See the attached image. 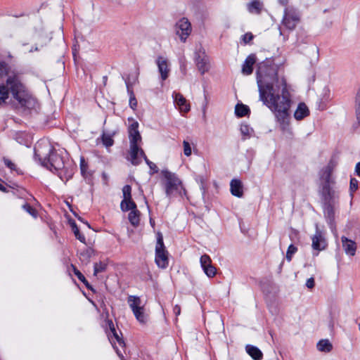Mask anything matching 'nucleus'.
Instances as JSON below:
<instances>
[{
  "label": "nucleus",
  "instance_id": "nucleus-1",
  "mask_svg": "<svg viewBox=\"0 0 360 360\" xmlns=\"http://www.w3.org/2000/svg\"><path fill=\"white\" fill-rule=\"evenodd\" d=\"M268 63H259L257 70L259 99L274 112L281 124L286 125L291 103L290 94L285 80H279L275 67Z\"/></svg>",
  "mask_w": 360,
  "mask_h": 360
},
{
  "label": "nucleus",
  "instance_id": "nucleus-2",
  "mask_svg": "<svg viewBox=\"0 0 360 360\" xmlns=\"http://www.w3.org/2000/svg\"><path fill=\"white\" fill-rule=\"evenodd\" d=\"M38 147L39 146L34 148V155L42 166L51 171H58L64 168L63 158L49 144H47V153H42Z\"/></svg>",
  "mask_w": 360,
  "mask_h": 360
},
{
  "label": "nucleus",
  "instance_id": "nucleus-3",
  "mask_svg": "<svg viewBox=\"0 0 360 360\" xmlns=\"http://www.w3.org/2000/svg\"><path fill=\"white\" fill-rule=\"evenodd\" d=\"M7 76L6 84L9 86L13 98L21 105H24V86L14 73L10 74V67L5 62H0V78Z\"/></svg>",
  "mask_w": 360,
  "mask_h": 360
},
{
  "label": "nucleus",
  "instance_id": "nucleus-4",
  "mask_svg": "<svg viewBox=\"0 0 360 360\" xmlns=\"http://www.w3.org/2000/svg\"><path fill=\"white\" fill-rule=\"evenodd\" d=\"M337 165L338 161L333 158L322 170L321 179L325 181V184L323 186L321 195L326 202L335 201L338 198L337 192L330 186L331 174Z\"/></svg>",
  "mask_w": 360,
  "mask_h": 360
},
{
  "label": "nucleus",
  "instance_id": "nucleus-5",
  "mask_svg": "<svg viewBox=\"0 0 360 360\" xmlns=\"http://www.w3.org/2000/svg\"><path fill=\"white\" fill-rule=\"evenodd\" d=\"M162 174L165 179V190L168 196L175 195L178 193L181 195L182 191L186 194L181 181L175 174L165 169L162 171Z\"/></svg>",
  "mask_w": 360,
  "mask_h": 360
},
{
  "label": "nucleus",
  "instance_id": "nucleus-6",
  "mask_svg": "<svg viewBox=\"0 0 360 360\" xmlns=\"http://www.w3.org/2000/svg\"><path fill=\"white\" fill-rule=\"evenodd\" d=\"M301 22V13L293 7H286L284 10L281 25L288 30H294Z\"/></svg>",
  "mask_w": 360,
  "mask_h": 360
},
{
  "label": "nucleus",
  "instance_id": "nucleus-7",
  "mask_svg": "<svg viewBox=\"0 0 360 360\" xmlns=\"http://www.w3.org/2000/svg\"><path fill=\"white\" fill-rule=\"evenodd\" d=\"M127 302L133 311L134 315L141 323H145L147 321L145 304L138 296L130 295L128 297Z\"/></svg>",
  "mask_w": 360,
  "mask_h": 360
},
{
  "label": "nucleus",
  "instance_id": "nucleus-8",
  "mask_svg": "<svg viewBox=\"0 0 360 360\" xmlns=\"http://www.w3.org/2000/svg\"><path fill=\"white\" fill-rule=\"evenodd\" d=\"M167 251L163 243V236L160 232L157 234V244L155 247V262L157 265L165 269L168 265Z\"/></svg>",
  "mask_w": 360,
  "mask_h": 360
},
{
  "label": "nucleus",
  "instance_id": "nucleus-9",
  "mask_svg": "<svg viewBox=\"0 0 360 360\" xmlns=\"http://www.w3.org/2000/svg\"><path fill=\"white\" fill-rule=\"evenodd\" d=\"M175 27L176 34L179 35L181 40L184 42L191 33L192 28L191 22L188 18H182L176 23Z\"/></svg>",
  "mask_w": 360,
  "mask_h": 360
},
{
  "label": "nucleus",
  "instance_id": "nucleus-10",
  "mask_svg": "<svg viewBox=\"0 0 360 360\" xmlns=\"http://www.w3.org/2000/svg\"><path fill=\"white\" fill-rule=\"evenodd\" d=\"M147 156L141 147H129L127 153V160L133 165H139Z\"/></svg>",
  "mask_w": 360,
  "mask_h": 360
},
{
  "label": "nucleus",
  "instance_id": "nucleus-11",
  "mask_svg": "<svg viewBox=\"0 0 360 360\" xmlns=\"http://www.w3.org/2000/svg\"><path fill=\"white\" fill-rule=\"evenodd\" d=\"M138 127L137 122H134L129 127V147H141L142 139Z\"/></svg>",
  "mask_w": 360,
  "mask_h": 360
},
{
  "label": "nucleus",
  "instance_id": "nucleus-12",
  "mask_svg": "<svg viewBox=\"0 0 360 360\" xmlns=\"http://www.w3.org/2000/svg\"><path fill=\"white\" fill-rule=\"evenodd\" d=\"M312 248L314 250L321 251L326 249L327 246L326 240L322 233L319 229V226L316 225V233L313 236L312 238Z\"/></svg>",
  "mask_w": 360,
  "mask_h": 360
},
{
  "label": "nucleus",
  "instance_id": "nucleus-13",
  "mask_svg": "<svg viewBox=\"0 0 360 360\" xmlns=\"http://www.w3.org/2000/svg\"><path fill=\"white\" fill-rule=\"evenodd\" d=\"M200 265L205 272V274L210 278H212L216 275L217 269L212 264V259L207 255H203L201 256Z\"/></svg>",
  "mask_w": 360,
  "mask_h": 360
},
{
  "label": "nucleus",
  "instance_id": "nucleus-14",
  "mask_svg": "<svg viewBox=\"0 0 360 360\" xmlns=\"http://www.w3.org/2000/svg\"><path fill=\"white\" fill-rule=\"evenodd\" d=\"M341 242L345 252L348 255L354 256L356 250V243L345 236H342Z\"/></svg>",
  "mask_w": 360,
  "mask_h": 360
},
{
  "label": "nucleus",
  "instance_id": "nucleus-15",
  "mask_svg": "<svg viewBox=\"0 0 360 360\" xmlns=\"http://www.w3.org/2000/svg\"><path fill=\"white\" fill-rule=\"evenodd\" d=\"M157 65L161 75V78L162 80H165L168 77L169 72L167 60L163 57L159 56L157 59Z\"/></svg>",
  "mask_w": 360,
  "mask_h": 360
},
{
  "label": "nucleus",
  "instance_id": "nucleus-16",
  "mask_svg": "<svg viewBox=\"0 0 360 360\" xmlns=\"http://www.w3.org/2000/svg\"><path fill=\"white\" fill-rule=\"evenodd\" d=\"M174 101L181 112H187L190 110V105L183 95L179 93L175 94Z\"/></svg>",
  "mask_w": 360,
  "mask_h": 360
},
{
  "label": "nucleus",
  "instance_id": "nucleus-17",
  "mask_svg": "<svg viewBox=\"0 0 360 360\" xmlns=\"http://www.w3.org/2000/svg\"><path fill=\"white\" fill-rule=\"evenodd\" d=\"M256 62L255 55H250L245 60L242 68V72L245 75H250L252 72V65Z\"/></svg>",
  "mask_w": 360,
  "mask_h": 360
},
{
  "label": "nucleus",
  "instance_id": "nucleus-18",
  "mask_svg": "<svg viewBox=\"0 0 360 360\" xmlns=\"http://www.w3.org/2000/svg\"><path fill=\"white\" fill-rule=\"evenodd\" d=\"M309 110L305 103H301L298 105L297 110L294 113V117L297 120H301L308 116Z\"/></svg>",
  "mask_w": 360,
  "mask_h": 360
},
{
  "label": "nucleus",
  "instance_id": "nucleus-19",
  "mask_svg": "<svg viewBox=\"0 0 360 360\" xmlns=\"http://www.w3.org/2000/svg\"><path fill=\"white\" fill-rule=\"evenodd\" d=\"M232 195L241 197L243 195V185L240 180L233 179L230 184Z\"/></svg>",
  "mask_w": 360,
  "mask_h": 360
},
{
  "label": "nucleus",
  "instance_id": "nucleus-20",
  "mask_svg": "<svg viewBox=\"0 0 360 360\" xmlns=\"http://www.w3.org/2000/svg\"><path fill=\"white\" fill-rule=\"evenodd\" d=\"M323 210L325 217L327 218L331 228H333L335 218V209L333 204H325Z\"/></svg>",
  "mask_w": 360,
  "mask_h": 360
},
{
  "label": "nucleus",
  "instance_id": "nucleus-21",
  "mask_svg": "<svg viewBox=\"0 0 360 360\" xmlns=\"http://www.w3.org/2000/svg\"><path fill=\"white\" fill-rule=\"evenodd\" d=\"M245 349L247 353L255 360H261L263 357L262 352L255 346L248 345Z\"/></svg>",
  "mask_w": 360,
  "mask_h": 360
},
{
  "label": "nucleus",
  "instance_id": "nucleus-22",
  "mask_svg": "<svg viewBox=\"0 0 360 360\" xmlns=\"http://www.w3.org/2000/svg\"><path fill=\"white\" fill-rule=\"evenodd\" d=\"M94 253V250L90 248H86L79 253L80 261L85 264L89 263L91 257Z\"/></svg>",
  "mask_w": 360,
  "mask_h": 360
},
{
  "label": "nucleus",
  "instance_id": "nucleus-23",
  "mask_svg": "<svg viewBox=\"0 0 360 360\" xmlns=\"http://www.w3.org/2000/svg\"><path fill=\"white\" fill-rule=\"evenodd\" d=\"M128 219L134 226H137L140 221V212L136 208L129 212Z\"/></svg>",
  "mask_w": 360,
  "mask_h": 360
},
{
  "label": "nucleus",
  "instance_id": "nucleus-24",
  "mask_svg": "<svg viewBox=\"0 0 360 360\" xmlns=\"http://www.w3.org/2000/svg\"><path fill=\"white\" fill-rule=\"evenodd\" d=\"M317 349L320 352H330L333 349V345L328 339H323L317 343Z\"/></svg>",
  "mask_w": 360,
  "mask_h": 360
},
{
  "label": "nucleus",
  "instance_id": "nucleus-25",
  "mask_svg": "<svg viewBox=\"0 0 360 360\" xmlns=\"http://www.w3.org/2000/svg\"><path fill=\"white\" fill-rule=\"evenodd\" d=\"M262 7V3L258 0H254L248 4V9L252 13L259 14Z\"/></svg>",
  "mask_w": 360,
  "mask_h": 360
},
{
  "label": "nucleus",
  "instance_id": "nucleus-26",
  "mask_svg": "<svg viewBox=\"0 0 360 360\" xmlns=\"http://www.w3.org/2000/svg\"><path fill=\"white\" fill-rule=\"evenodd\" d=\"M196 65L198 70L201 72V74H204L209 69V64L207 62V59L205 58H201L200 56L196 59Z\"/></svg>",
  "mask_w": 360,
  "mask_h": 360
},
{
  "label": "nucleus",
  "instance_id": "nucleus-27",
  "mask_svg": "<svg viewBox=\"0 0 360 360\" xmlns=\"http://www.w3.org/2000/svg\"><path fill=\"white\" fill-rule=\"evenodd\" d=\"M250 112L249 108L244 104H237L235 108V112L238 117H242L247 115Z\"/></svg>",
  "mask_w": 360,
  "mask_h": 360
},
{
  "label": "nucleus",
  "instance_id": "nucleus-28",
  "mask_svg": "<svg viewBox=\"0 0 360 360\" xmlns=\"http://www.w3.org/2000/svg\"><path fill=\"white\" fill-rule=\"evenodd\" d=\"M131 188L130 186L126 185L123 187V188H122L123 199L121 201V202H134L131 200Z\"/></svg>",
  "mask_w": 360,
  "mask_h": 360
},
{
  "label": "nucleus",
  "instance_id": "nucleus-29",
  "mask_svg": "<svg viewBox=\"0 0 360 360\" xmlns=\"http://www.w3.org/2000/svg\"><path fill=\"white\" fill-rule=\"evenodd\" d=\"M71 227H72V230L75 237L77 238V239H78L80 242L85 243H86L85 237L82 234L80 233L79 228L77 227V226L76 225V224L75 222L71 224Z\"/></svg>",
  "mask_w": 360,
  "mask_h": 360
},
{
  "label": "nucleus",
  "instance_id": "nucleus-30",
  "mask_svg": "<svg viewBox=\"0 0 360 360\" xmlns=\"http://www.w3.org/2000/svg\"><path fill=\"white\" fill-rule=\"evenodd\" d=\"M73 269L74 274L78 278V279L82 281L88 288L91 289V286L89 285L87 280L85 278L84 275L73 265L72 266Z\"/></svg>",
  "mask_w": 360,
  "mask_h": 360
},
{
  "label": "nucleus",
  "instance_id": "nucleus-31",
  "mask_svg": "<svg viewBox=\"0 0 360 360\" xmlns=\"http://www.w3.org/2000/svg\"><path fill=\"white\" fill-rule=\"evenodd\" d=\"M8 98V90L4 85H0V104Z\"/></svg>",
  "mask_w": 360,
  "mask_h": 360
},
{
  "label": "nucleus",
  "instance_id": "nucleus-32",
  "mask_svg": "<svg viewBox=\"0 0 360 360\" xmlns=\"http://www.w3.org/2000/svg\"><path fill=\"white\" fill-rule=\"evenodd\" d=\"M107 267V264L103 262L96 263L94 264V275L97 276L99 273L103 272L105 271Z\"/></svg>",
  "mask_w": 360,
  "mask_h": 360
},
{
  "label": "nucleus",
  "instance_id": "nucleus-33",
  "mask_svg": "<svg viewBox=\"0 0 360 360\" xmlns=\"http://www.w3.org/2000/svg\"><path fill=\"white\" fill-rule=\"evenodd\" d=\"M102 142L106 148L110 147L112 145V139L111 135L103 134L102 136Z\"/></svg>",
  "mask_w": 360,
  "mask_h": 360
},
{
  "label": "nucleus",
  "instance_id": "nucleus-34",
  "mask_svg": "<svg viewBox=\"0 0 360 360\" xmlns=\"http://www.w3.org/2000/svg\"><path fill=\"white\" fill-rule=\"evenodd\" d=\"M297 251V248L293 245H289L287 252H286V259L288 262H290L292 257V255Z\"/></svg>",
  "mask_w": 360,
  "mask_h": 360
},
{
  "label": "nucleus",
  "instance_id": "nucleus-35",
  "mask_svg": "<svg viewBox=\"0 0 360 360\" xmlns=\"http://www.w3.org/2000/svg\"><path fill=\"white\" fill-rule=\"evenodd\" d=\"M356 115L360 124V90L358 91L356 97Z\"/></svg>",
  "mask_w": 360,
  "mask_h": 360
},
{
  "label": "nucleus",
  "instance_id": "nucleus-36",
  "mask_svg": "<svg viewBox=\"0 0 360 360\" xmlns=\"http://www.w3.org/2000/svg\"><path fill=\"white\" fill-rule=\"evenodd\" d=\"M23 209L27 211L30 215L34 217H36L37 215V211L35 208L31 206L30 204H24L22 205Z\"/></svg>",
  "mask_w": 360,
  "mask_h": 360
},
{
  "label": "nucleus",
  "instance_id": "nucleus-37",
  "mask_svg": "<svg viewBox=\"0 0 360 360\" xmlns=\"http://www.w3.org/2000/svg\"><path fill=\"white\" fill-rule=\"evenodd\" d=\"M22 198L25 200L27 202H31L32 201H38L32 194L28 193L26 191H24L22 194Z\"/></svg>",
  "mask_w": 360,
  "mask_h": 360
},
{
  "label": "nucleus",
  "instance_id": "nucleus-38",
  "mask_svg": "<svg viewBox=\"0 0 360 360\" xmlns=\"http://www.w3.org/2000/svg\"><path fill=\"white\" fill-rule=\"evenodd\" d=\"M252 131V129L247 124H242L240 126V131L245 136H250Z\"/></svg>",
  "mask_w": 360,
  "mask_h": 360
},
{
  "label": "nucleus",
  "instance_id": "nucleus-39",
  "mask_svg": "<svg viewBox=\"0 0 360 360\" xmlns=\"http://www.w3.org/2000/svg\"><path fill=\"white\" fill-rule=\"evenodd\" d=\"M3 160H4L5 165L7 167H8L11 170H13V171L17 170L16 165L11 160H9L6 158H4Z\"/></svg>",
  "mask_w": 360,
  "mask_h": 360
},
{
  "label": "nucleus",
  "instance_id": "nucleus-40",
  "mask_svg": "<svg viewBox=\"0 0 360 360\" xmlns=\"http://www.w3.org/2000/svg\"><path fill=\"white\" fill-rule=\"evenodd\" d=\"M183 146L184 155L186 156H190L191 155V147L190 143L186 141H184Z\"/></svg>",
  "mask_w": 360,
  "mask_h": 360
},
{
  "label": "nucleus",
  "instance_id": "nucleus-41",
  "mask_svg": "<svg viewBox=\"0 0 360 360\" xmlns=\"http://www.w3.org/2000/svg\"><path fill=\"white\" fill-rule=\"evenodd\" d=\"M114 339H115L119 344V345L123 349L125 347V342L122 338L120 337L115 332V329L114 328Z\"/></svg>",
  "mask_w": 360,
  "mask_h": 360
},
{
  "label": "nucleus",
  "instance_id": "nucleus-42",
  "mask_svg": "<svg viewBox=\"0 0 360 360\" xmlns=\"http://www.w3.org/2000/svg\"><path fill=\"white\" fill-rule=\"evenodd\" d=\"M123 211H131L136 207V204H120Z\"/></svg>",
  "mask_w": 360,
  "mask_h": 360
},
{
  "label": "nucleus",
  "instance_id": "nucleus-43",
  "mask_svg": "<svg viewBox=\"0 0 360 360\" xmlns=\"http://www.w3.org/2000/svg\"><path fill=\"white\" fill-rule=\"evenodd\" d=\"M145 162L148 165L150 169L153 171L154 173H157L158 172V168L156 166V165L150 161L147 158H146Z\"/></svg>",
  "mask_w": 360,
  "mask_h": 360
},
{
  "label": "nucleus",
  "instance_id": "nucleus-44",
  "mask_svg": "<svg viewBox=\"0 0 360 360\" xmlns=\"http://www.w3.org/2000/svg\"><path fill=\"white\" fill-rule=\"evenodd\" d=\"M357 188H358V181L354 178H352L350 180V191L352 192H354Z\"/></svg>",
  "mask_w": 360,
  "mask_h": 360
},
{
  "label": "nucleus",
  "instance_id": "nucleus-45",
  "mask_svg": "<svg viewBox=\"0 0 360 360\" xmlns=\"http://www.w3.org/2000/svg\"><path fill=\"white\" fill-rule=\"evenodd\" d=\"M253 37V34L251 32H248L243 36V41L245 44H248L252 40Z\"/></svg>",
  "mask_w": 360,
  "mask_h": 360
},
{
  "label": "nucleus",
  "instance_id": "nucleus-46",
  "mask_svg": "<svg viewBox=\"0 0 360 360\" xmlns=\"http://www.w3.org/2000/svg\"><path fill=\"white\" fill-rule=\"evenodd\" d=\"M86 168H87V163L86 162V161H85L84 158H81V160H80V169H81V172H82V174L83 175L84 174Z\"/></svg>",
  "mask_w": 360,
  "mask_h": 360
},
{
  "label": "nucleus",
  "instance_id": "nucleus-47",
  "mask_svg": "<svg viewBox=\"0 0 360 360\" xmlns=\"http://www.w3.org/2000/svg\"><path fill=\"white\" fill-rule=\"evenodd\" d=\"M314 285H315V283H314V279L313 277H311L309 279H307V281L306 282V285L308 288H309V289L313 288L314 287Z\"/></svg>",
  "mask_w": 360,
  "mask_h": 360
},
{
  "label": "nucleus",
  "instance_id": "nucleus-48",
  "mask_svg": "<svg viewBox=\"0 0 360 360\" xmlns=\"http://www.w3.org/2000/svg\"><path fill=\"white\" fill-rule=\"evenodd\" d=\"M129 105L132 109H134L137 105V101L135 97L131 94L129 99Z\"/></svg>",
  "mask_w": 360,
  "mask_h": 360
},
{
  "label": "nucleus",
  "instance_id": "nucleus-49",
  "mask_svg": "<svg viewBox=\"0 0 360 360\" xmlns=\"http://www.w3.org/2000/svg\"><path fill=\"white\" fill-rule=\"evenodd\" d=\"M174 313L176 316H179L181 314V307L179 305L176 304L174 307L173 309Z\"/></svg>",
  "mask_w": 360,
  "mask_h": 360
},
{
  "label": "nucleus",
  "instance_id": "nucleus-50",
  "mask_svg": "<svg viewBox=\"0 0 360 360\" xmlns=\"http://www.w3.org/2000/svg\"><path fill=\"white\" fill-rule=\"evenodd\" d=\"M116 353L121 360H125L124 354L119 349H116Z\"/></svg>",
  "mask_w": 360,
  "mask_h": 360
},
{
  "label": "nucleus",
  "instance_id": "nucleus-51",
  "mask_svg": "<svg viewBox=\"0 0 360 360\" xmlns=\"http://www.w3.org/2000/svg\"><path fill=\"white\" fill-rule=\"evenodd\" d=\"M102 178L104 184H107L108 176L105 172L102 173Z\"/></svg>",
  "mask_w": 360,
  "mask_h": 360
},
{
  "label": "nucleus",
  "instance_id": "nucleus-52",
  "mask_svg": "<svg viewBox=\"0 0 360 360\" xmlns=\"http://www.w3.org/2000/svg\"><path fill=\"white\" fill-rule=\"evenodd\" d=\"M356 172L360 176V162H358L356 165Z\"/></svg>",
  "mask_w": 360,
  "mask_h": 360
},
{
  "label": "nucleus",
  "instance_id": "nucleus-53",
  "mask_svg": "<svg viewBox=\"0 0 360 360\" xmlns=\"http://www.w3.org/2000/svg\"><path fill=\"white\" fill-rule=\"evenodd\" d=\"M0 191L3 192H8V190L6 186H4L2 184L0 183Z\"/></svg>",
  "mask_w": 360,
  "mask_h": 360
},
{
  "label": "nucleus",
  "instance_id": "nucleus-54",
  "mask_svg": "<svg viewBox=\"0 0 360 360\" xmlns=\"http://www.w3.org/2000/svg\"><path fill=\"white\" fill-rule=\"evenodd\" d=\"M136 77H136V75H135V77H134V81L131 82V84H132V83H134V82H136ZM126 83H127V88L129 89V83H131V82H130L129 79H128V80H127V81H126Z\"/></svg>",
  "mask_w": 360,
  "mask_h": 360
},
{
  "label": "nucleus",
  "instance_id": "nucleus-55",
  "mask_svg": "<svg viewBox=\"0 0 360 360\" xmlns=\"http://www.w3.org/2000/svg\"><path fill=\"white\" fill-rule=\"evenodd\" d=\"M108 326H109V330L111 333H112V321L110 320H108Z\"/></svg>",
  "mask_w": 360,
  "mask_h": 360
},
{
  "label": "nucleus",
  "instance_id": "nucleus-56",
  "mask_svg": "<svg viewBox=\"0 0 360 360\" xmlns=\"http://www.w3.org/2000/svg\"><path fill=\"white\" fill-rule=\"evenodd\" d=\"M38 50H39V48H38L37 46H36L34 48H33V47L31 48L29 51L30 52H33V51H38Z\"/></svg>",
  "mask_w": 360,
  "mask_h": 360
},
{
  "label": "nucleus",
  "instance_id": "nucleus-57",
  "mask_svg": "<svg viewBox=\"0 0 360 360\" xmlns=\"http://www.w3.org/2000/svg\"><path fill=\"white\" fill-rule=\"evenodd\" d=\"M106 333H107V335H108V340L110 341L111 334H110V333H108V331H106Z\"/></svg>",
  "mask_w": 360,
  "mask_h": 360
},
{
  "label": "nucleus",
  "instance_id": "nucleus-58",
  "mask_svg": "<svg viewBox=\"0 0 360 360\" xmlns=\"http://www.w3.org/2000/svg\"><path fill=\"white\" fill-rule=\"evenodd\" d=\"M217 321H218L219 323L221 322V319L218 316H217Z\"/></svg>",
  "mask_w": 360,
  "mask_h": 360
},
{
  "label": "nucleus",
  "instance_id": "nucleus-59",
  "mask_svg": "<svg viewBox=\"0 0 360 360\" xmlns=\"http://www.w3.org/2000/svg\"><path fill=\"white\" fill-rule=\"evenodd\" d=\"M281 2L283 4V5H285L287 4V0H281Z\"/></svg>",
  "mask_w": 360,
  "mask_h": 360
},
{
  "label": "nucleus",
  "instance_id": "nucleus-60",
  "mask_svg": "<svg viewBox=\"0 0 360 360\" xmlns=\"http://www.w3.org/2000/svg\"><path fill=\"white\" fill-rule=\"evenodd\" d=\"M150 224H151L153 226H154V224H155V222H154V221H153L152 219H150Z\"/></svg>",
  "mask_w": 360,
  "mask_h": 360
},
{
  "label": "nucleus",
  "instance_id": "nucleus-61",
  "mask_svg": "<svg viewBox=\"0 0 360 360\" xmlns=\"http://www.w3.org/2000/svg\"><path fill=\"white\" fill-rule=\"evenodd\" d=\"M68 205H69L70 207H72V204L68 203Z\"/></svg>",
  "mask_w": 360,
  "mask_h": 360
},
{
  "label": "nucleus",
  "instance_id": "nucleus-62",
  "mask_svg": "<svg viewBox=\"0 0 360 360\" xmlns=\"http://www.w3.org/2000/svg\"><path fill=\"white\" fill-rule=\"evenodd\" d=\"M358 326H359V330H360V323H358Z\"/></svg>",
  "mask_w": 360,
  "mask_h": 360
},
{
  "label": "nucleus",
  "instance_id": "nucleus-63",
  "mask_svg": "<svg viewBox=\"0 0 360 360\" xmlns=\"http://www.w3.org/2000/svg\"><path fill=\"white\" fill-rule=\"evenodd\" d=\"M103 79H104V81L105 82V81H106V77H103Z\"/></svg>",
  "mask_w": 360,
  "mask_h": 360
},
{
  "label": "nucleus",
  "instance_id": "nucleus-64",
  "mask_svg": "<svg viewBox=\"0 0 360 360\" xmlns=\"http://www.w3.org/2000/svg\"><path fill=\"white\" fill-rule=\"evenodd\" d=\"M280 34H282L281 29L280 28Z\"/></svg>",
  "mask_w": 360,
  "mask_h": 360
}]
</instances>
